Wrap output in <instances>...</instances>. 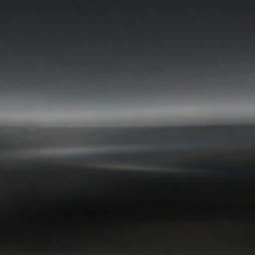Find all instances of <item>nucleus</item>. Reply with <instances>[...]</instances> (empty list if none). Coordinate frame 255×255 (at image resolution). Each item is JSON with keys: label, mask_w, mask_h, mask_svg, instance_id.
<instances>
[{"label": "nucleus", "mask_w": 255, "mask_h": 255, "mask_svg": "<svg viewBox=\"0 0 255 255\" xmlns=\"http://www.w3.org/2000/svg\"><path fill=\"white\" fill-rule=\"evenodd\" d=\"M108 156L107 153L104 154H93L89 155H80L77 156H74L71 158L64 157L58 159L59 161L63 164H66L69 162H75L79 161H86L90 157H93L95 159H99L101 160H105Z\"/></svg>", "instance_id": "obj_1"}, {"label": "nucleus", "mask_w": 255, "mask_h": 255, "mask_svg": "<svg viewBox=\"0 0 255 255\" xmlns=\"http://www.w3.org/2000/svg\"><path fill=\"white\" fill-rule=\"evenodd\" d=\"M177 165L176 164H167L166 166V168H172V169H176L177 168Z\"/></svg>", "instance_id": "obj_2"}, {"label": "nucleus", "mask_w": 255, "mask_h": 255, "mask_svg": "<svg viewBox=\"0 0 255 255\" xmlns=\"http://www.w3.org/2000/svg\"><path fill=\"white\" fill-rule=\"evenodd\" d=\"M47 160H48V161H52V159H51V158H48V159H47Z\"/></svg>", "instance_id": "obj_3"}, {"label": "nucleus", "mask_w": 255, "mask_h": 255, "mask_svg": "<svg viewBox=\"0 0 255 255\" xmlns=\"http://www.w3.org/2000/svg\"><path fill=\"white\" fill-rule=\"evenodd\" d=\"M140 153H141V152H140V153H135V154H133V155H136V154H140Z\"/></svg>", "instance_id": "obj_4"}, {"label": "nucleus", "mask_w": 255, "mask_h": 255, "mask_svg": "<svg viewBox=\"0 0 255 255\" xmlns=\"http://www.w3.org/2000/svg\"><path fill=\"white\" fill-rule=\"evenodd\" d=\"M192 168L194 169V168H196L195 166H192Z\"/></svg>", "instance_id": "obj_5"}, {"label": "nucleus", "mask_w": 255, "mask_h": 255, "mask_svg": "<svg viewBox=\"0 0 255 255\" xmlns=\"http://www.w3.org/2000/svg\"><path fill=\"white\" fill-rule=\"evenodd\" d=\"M120 155V154L119 153L116 154V155Z\"/></svg>", "instance_id": "obj_6"}]
</instances>
